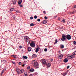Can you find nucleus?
Returning <instances> with one entry per match:
<instances>
[{
    "mask_svg": "<svg viewBox=\"0 0 76 76\" xmlns=\"http://www.w3.org/2000/svg\"><path fill=\"white\" fill-rule=\"evenodd\" d=\"M3 73H4V72H3V71H2V72H1V75H3Z\"/></svg>",
    "mask_w": 76,
    "mask_h": 76,
    "instance_id": "obj_42",
    "label": "nucleus"
},
{
    "mask_svg": "<svg viewBox=\"0 0 76 76\" xmlns=\"http://www.w3.org/2000/svg\"><path fill=\"white\" fill-rule=\"evenodd\" d=\"M32 50V48L31 47H29L28 48V51H31Z\"/></svg>",
    "mask_w": 76,
    "mask_h": 76,
    "instance_id": "obj_14",
    "label": "nucleus"
},
{
    "mask_svg": "<svg viewBox=\"0 0 76 76\" xmlns=\"http://www.w3.org/2000/svg\"><path fill=\"white\" fill-rule=\"evenodd\" d=\"M60 48H64V45H60Z\"/></svg>",
    "mask_w": 76,
    "mask_h": 76,
    "instance_id": "obj_17",
    "label": "nucleus"
},
{
    "mask_svg": "<svg viewBox=\"0 0 76 76\" xmlns=\"http://www.w3.org/2000/svg\"><path fill=\"white\" fill-rule=\"evenodd\" d=\"M20 47V48H22V46H19Z\"/></svg>",
    "mask_w": 76,
    "mask_h": 76,
    "instance_id": "obj_45",
    "label": "nucleus"
},
{
    "mask_svg": "<svg viewBox=\"0 0 76 76\" xmlns=\"http://www.w3.org/2000/svg\"><path fill=\"white\" fill-rule=\"evenodd\" d=\"M44 18L45 19H48V17L47 16H45L44 17Z\"/></svg>",
    "mask_w": 76,
    "mask_h": 76,
    "instance_id": "obj_31",
    "label": "nucleus"
},
{
    "mask_svg": "<svg viewBox=\"0 0 76 76\" xmlns=\"http://www.w3.org/2000/svg\"><path fill=\"white\" fill-rule=\"evenodd\" d=\"M43 13L44 14H46V12H45V11H43Z\"/></svg>",
    "mask_w": 76,
    "mask_h": 76,
    "instance_id": "obj_38",
    "label": "nucleus"
},
{
    "mask_svg": "<svg viewBox=\"0 0 76 76\" xmlns=\"http://www.w3.org/2000/svg\"><path fill=\"white\" fill-rule=\"evenodd\" d=\"M38 68H39V67H36V69H38Z\"/></svg>",
    "mask_w": 76,
    "mask_h": 76,
    "instance_id": "obj_55",
    "label": "nucleus"
},
{
    "mask_svg": "<svg viewBox=\"0 0 76 76\" xmlns=\"http://www.w3.org/2000/svg\"><path fill=\"white\" fill-rule=\"evenodd\" d=\"M72 54L73 55H76V54H75V53L74 52L72 53Z\"/></svg>",
    "mask_w": 76,
    "mask_h": 76,
    "instance_id": "obj_46",
    "label": "nucleus"
},
{
    "mask_svg": "<svg viewBox=\"0 0 76 76\" xmlns=\"http://www.w3.org/2000/svg\"><path fill=\"white\" fill-rule=\"evenodd\" d=\"M58 20H60V17H58Z\"/></svg>",
    "mask_w": 76,
    "mask_h": 76,
    "instance_id": "obj_49",
    "label": "nucleus"
},
{
    "mask_svg": "<svg viewBox=\"0 0 76 76\" xmlns=\"http://www.w3.org/2000/svg\"><path fill=\"white\" fill-rule=\"evenodd\" d=\"M57 41H58V40H57V39H56L55 40V41L56 42L55 43H54V44H56L57 43Z\"/></svg>",
    "mask_w": 76,
    "mask_h": 76,
    "instance_id": "obj_23",
    "label": "nucleus"
},
{
    "mask_svg": "<svg viewBox=\"0 0 76 76\" xmlns=\"http://www.w3.org/2000/svg\"><path fill=\"white\" fill-rule=\"evenodd\" d=\"M19 1H22V0H19Z\"/></svg>",
    "mask_w": 76,
    "mask_h": 76,
    "instance_id": "obj_56",
    "label": "nucleus"
},
{
    "mask_svg": "<svg viewBox=\"0 0 76 76\" xmlns=\"http://www.w3.org/2000/svg\"><path fill=\"white\" fill-rule=\"evenodd\" d=\"M22 2V1H19L18 2V4L19 5L20 4H21Z\"/></svg>",
    "mask_w": 76,
    "mask_h": 76,
    "instance_id": "obj_26",
    "label": "nucleus"
},
{
    "mask_svg": "<svg viewBox=\"0 0 76 76\" xmlns=\"http://www.w3.org/2000/svg\"><path fill=\"white\" fill-rule=\"evenodd\" d=\"M62 22H63V23H64L65 22H66V21L64 19H63L62 20Z\"/></svg>",
    "mask_w": 76,
    "mask_h": 76,
    "instance_id": "obj_29",
    "label": "nucleus"
},
{
    "mask_svg": "<svg viewBox=\"0 0 76 76\" xmlns=\"http://www.w3.org/2000/svg\"><path fill=\"white\" fill-rule=\"evenodd\" d=\"M36 61V60H34L32 61V63H35V61Z\"/></svg>",
    "mask_w": 76,
    "mask_h": 76,
    "instance_id": "obj_28",
    "label": "nucleus"
},
{
    "mask_svg": "<svg viewBox=\"0 0 76 76\" xmlns=\"http://www.w3.org/2000/svg\"><path fill=\"white\" fill-rule=\"evenodd\" d=\"M74 13H76V11L71 12V13L72 14H74Z\"/></svg>",
    "mask_w": 76,
    "mask_h": 76,
    "instance_id": "obj_21",
    "label": "nucleus"
},
{
    "mask_svg": "<svg viewBox=\"0 0 76 76\" xmlns=\"http://www.w3.org/2000/svg\"><path fill=\"white\" fill-rule=\"evenodd\" d=\"M63 61H64V63H67L68 61V59L67 58H65Z\"/></svg>",
    "mask_w": 76,
    "mask_h": 76,
    "instance_id": "obj_9",
    "label": "nucleus"
},
{
    "mask_svg": "<svg viewBox=\"0 0 76 76\" xmlns=\"http://www.w3.org/2000/svg\"><path fill=\"white\" fill-rule=\"evenodd\" d=\"M18 64H19V65H21L22 64V63L19 62Z\"/></svg>",
    "mask_w": 76,
    "mask_h": 76,
    "instance_id": "obj_40",
    "label": "nucleus"
},
{
    "mask_svg": "<svg viewBox=\"0 0 76 76\" xmlns=\"http://www.w3.org/2000/svg\"><path fill=\"white\" fill-rule=\"evenodd\" d=\"M28 41H29V42H28V44H29L31 42V41L30 40Z\"/></svg>",
    "mask_w": 76,
    "mask_h": 76,
    "instance_id": "obj_44",
    "label": "nucleus"
},
{
    "mask_svg": "<svg viewBox=\"0 0 76 76\" xmlns=\"http://www.w3.org/2000/svg\"><path fill=\"white\" fill-rule=\"evenodd\" d=\"M70 67V66H67V69H69V68Z\"/></svg>",
    "mask_w": 76,
    "mask_h": 76,
    "instance_id": "obj_43",
    "label": "nucleus"
},
{
    "mask_svg": "<svg viewBox=\"0 0 76 76\" xmlns=\"http://www.w3.org/2000/svg\"><path fill=\"white\" fill-rule=\"evenodd\" d=\"M30 45L31 47L33 48H35V43L34 42H32L31 43Z\"/></svg>",
    "mask_w": 76,
    "mask_h": 76,
    "instance_id": "obj_3",
    "label": "nucleus"
},
{
    "mask_svg": "<svg viewBox=\"0 0 76 76\" xmlns=\"http://www.w3.org/2000/svg\"><path fill=\"white\" fill-rule=\"evenodd\" d=\"M0 67H1V66H0Z\"/></svg>",
    "mask_w": 76,
    "mask_h": 76,
    "instance_id": "obj_60",
    "label": "nucleus"
},
{
    "mask_svg": "<svg viewBox=\"0 0 76 76\" xmlns=\"http://www.w3.org/2000/svg\"><path fill=\"white\" fill-rule=\"evenodd\" d=\"M20 73H23L24 72V70L23 69H21L20 70Z\"/></svg>",
    "mask_w": 76,
    "mask_h": 76,
    "instance_id": "obj_18",
    "label": "nucleus"
},
{
    "mask_svg": "<svg viewBox=\"0 0 76 76\" xmlns=\"http://www.w3.org/2000/svg\"><path fill=\"white\" fill-rule=\"evenodd\" d=\"M66 36V39H67L68 40H70V39H71V36H70V35L69 34L67 35Z\"/></svg>",
    "mask_w": 76,
    "mask_h": 76,
    "instance_id": "obj_6",
    "label": "nucleus"
},
{
    "mask_svg": "<svg viewBox=\"0 0 76 76\" xmlns=\"http://www.w3.org/2000/svg\"><path fill=\"white\" fill-rule=\"evenodd\" d=\"M5 71H6V69H4L2 70V72H5Z\"/></svg>",
    "mask_w": 76,
    "mask_h": 76,
    "instance_id": "obj_36",
    "label": "nucleus"
},
{
    "mask_svg": "<svg viewBox=\"0 0 76 76\" xmlns=\"http://www.w3.org/2000/svg\"><path fill=\"white\" fill-rule=\"evenodd\" d=\"M34 19H37V15H35L34 16Z\"/></svg>",
    "mask_w": 76,
    "mask_h": 76,
    "instance_id": "obj_30",
    "label": "nucleus"
},
{
    "mask_svg": "<svg viewBox=\"0 0 76 76\" xmlns=\"http://www.w3.org/2000/svg\"><path fill=\"white\" fill-rule=\"evenodd\" d=\"M46 65L48 67H50L51 66V64L50 63H48V64L47 63Z\"/></svg>",
    "mask_w": 76,
    "mask_h": 76,
    "instance_id": "obj_8",
    "label": "nucleus"
},
{
    "mask_svg": "<svg viewBox=\"0 0 76 76\" xmlns=\"http://www.w3.org/2000/svg\"><path fill=\"white\" fill-rule=\"evenodd\" d=\"M47 21L45 20H44L43 21H42V23L43 24H46L47 23Z\"/></svg>",
    "mask_w": 76,
    "mask_h": 76,
    "instance_id": "obj_11",
    "label": "nucleus"
},
{
    "mask_svg": "<svg viewBox=\"0 0 76 76\" xmlns=\"http://www.w3.org/2000/svg\"><path fill=\"white\" fill-rule=\"evenodd\" d=\"M30 25L31 26H34V24L33 23H31L30 24Z\"/></svg>",
    "mask_w": 76,
    "mask_h": 76,
    "instance_id": "obj_22",
    "label": "nucleus"
},
{
    "mask_svg": "<svg viewBox=\"0 0 76 76\" xmlns=\"http://www.w3.org/2000/svg\"><path fill=\"white\" fill-rule=\"evenodd\" d=\"M3 61L4 63H6V61L5 60H3Z\"/></svg>",
    "mask_w": 76,
    "mask_h": 76,
    "instance_id": "obj_41",
    "label": "nucleus"
},
{
    "mask_svg": "<svg viewBox=\"0 0 76 76\" xmlns=\"http://www.w3.org/2000/svg\"><path fill=\"white\" fill-rule=\"evenodd\" d=\"M20 69L18 68H17L16 69V71L18 73V74H19V73H20Z\"/></svg>",
    "mask_w": 76,
    "mask_h": 76,
    "instance_id": "obj_7",
    "label": "nucleus"
},
{
    "mask_svg": "<svg viewBox=\"0 0 76 76\" xmlns=\"http://www.w3.org/2000/svg\"><path fill=\"white\" fill-rule=\"evenodd\" d=\"M30 19H34V18L33 17H30Z\"/></svg>",
    "mask_w": 76,
    "mask_h": 76,
    "instance_id": "obj_32",
    "label": "nucleus"
},
{
    "mask_svg": "<svg viewBox=\"0 0 76 76\" xmlns=\"http://www.w3.org/2000/svg\"><path fill=\"white\" fill-rule=\"evenodd\" d=\"M30 68H31V67L30 66H29L27 67V69L28 70V69H30Z\"/></svg>",
    "mask_w": 76,
    "mask_h": 76,
    "instance_id": "obj_37",
    "label": "nucleus"
},
{
    "mask_svg": "<svg viewBox=\"0 0 76 76\" xmlns=\"http://www.w3.org/2000/svg\"><path fill=\"white\" fill-rule=\"evenodd\" d=\"M75 56L73 55H71L70 56H68V57H69V58H75Z\"/></svg>",
    "mask_w": 76,
    "mask_h": 76,
    "instance_id": "obj_12",
    "label": "nucleus"
},
{
    "mask_svg": "<svg viewBox=\"0 0 76 76\" xmlns=\"http://www.w3.org/2000/svg\"><path fill=\"white\" fill-rule=\"evenodd\" d=\"M23 59H27V58H28V57L26 56H23Z\"/></svg>",
    "mask_w": 76,
    "mask_h": 76,
    "instance_id": "obj_15",
    "label": "nucleus"
},
{
    "mask_svg": "<svg viewBox=\"0 0 76 76\" xmlns=\"http://www.w3.org/2000/svg\"><path fill=\"white\" fill-rule=\"evenodd\" d=\"M10 9L11 11H13V10H14V9L13 8H11Z\"/></svg>",
    "mask_w": 76,
    "mask_h": 76,
    "instance_id": "obj_25",
    "label": "nucleus"
},
{
    "mask_svg": "<svg viewBox=\"0 0 76 76\" xmlns=\"http://www.w3.org/2000/svg\"><path fill=\"white\" fill-rule=\"evenodd\" d=\"M12 57H14V58H18V56H14L13 55L12 56Z\"/></svg>",
    "mask_w": 76,
    "mask_h": 76,
    "instance_id": "obj_24",
    "label": "nucleus"
},
{
    "mask_svg": "<svg viewBox=\"0 0 76 76\" xmlns=\"http://www.w3.org/2000/svg\"><path fill=\"white\" fill-rule=\"evenodd\" d=\"M76 42L75 41H74L73 42V44H76Z\"/></svg>",
    "mask_w": 76,
    "mask_h": 76,
    "instance_id": "obj_34",
    "label": "nucleus"
},
{
    "mask_svg": "<svg viewBox=\"0 0 76 76\" xmlns=\"http://www.w3.org/2000/svg\"><path fill=\"white\" fill-rule=\"evenodd\" d=\"M13 3V4H16V1L14 0L12 1Z\"/></svg>",
    "mask_w": 76,
    "mask_h": 76,
    "instance_id": "obj_27",
    "label": "nucleus"
},
{
    "mask_svg": "<svg viewBox=\"0 0 76 76\" xmlns=\"http://www.w3.org/2000/svg\"><path fill=\"white\" fill-rule=\"evenodd\" d=\"M76 5H74V8H73V9H74V8H76Z\"/></svg>",
    "mask_w": 76,
    "mask_h": 76,
    "instance_id": "obj_48",
    "label": "nucleus"
},
{
    "mask_svg": "<svg viewBox=\"0 0 76 76\" xmlns=\"http://www.w3.org/2000/svg\"><path fill=\"white\" fill-rule=\"evenodd\" d=\"M30 72H34V69H30Z\"/></svg>",
    "mask_w": 76,
    "mask_h": 76,
    "instance_id": "obj_20",
    "label": "nucleus"
},
{
    "mask_svg": "<svg viewBox=\"0 0 76 76\" xmlns=\"http://www.w3.org/2000/svg\"><path fill=\"white\" fill-rule=\"evenodd\" d=\"M75 52H76V51H75Z\"/></svg>",
    "mask_w": 76,
    "mask_h": 76,
    "instance_id": "obj_61",
    "label": "nucleus"
},
{
    "mask_svg": "<svg viewBox=\"0 0 76 76\" xmlns=\"http://www.w3.org/2000/svg\"><path fill=\"white\" fill-rule=\"evenodd\" d=\"M22 66H23H23H24V65H22Z\"/></svg>",
    "mask_w": 76,
    "mask_h": 76,
    "instance_id": "obj_57",
    "label": "nucleus"
},
{
    "mask_svg": "<svg viewBox=\"0 0 76 76\" xmlns=\"http://www.w3.org/2000/svg\"><path fill=\"white\" fill-rule=\"evenodd\" d=\"M53 59H51V61H53Z\"/></svg>",
    "mask_w": 76,
    "mask_h": 76,
    "instance_id": "obj_54",
    "label": "nucleus"
},
{
    "mask_svg": "<svg viewBox=\"0 0 76 76\" xmlns=\"http://www.w3.org/2000/svg\"><path fill=\"white\" fill-rule=\"evenodd\" d=\"M33 75H32V74H30V75H29V76H32Z\"/></svg>",
    "mask_w": 76,
    "mask_h": 76,
    "instance_id": "obj_51",
    "label": "nucleus"
},
{
    "mask_svg": "<svg viewBox=\"0 0 76 76\" xmlns=\"http://www.w3.org/2000/svg\"><path fill=\"white\" fill-rule=\"evenodd\" d=\"M61 40L63 42H67L66 37V36L65 35V34H62L61 38Z\"/></svg>",
    "mask_w": 76,
    "mask_h": 76,
    "instance_id": "obj_1",
    "label": "nucleus"
},
{
    "mask_svg": "<svg viewBox=\"0 0 76 76\" xmlns=\"http://www.w3.org/2000/svg\"><path fill=\"white\" fill-rule=\"evenodd\" d=\"M17 0H16V1H17Z\"/></svg>",
    "mask_w": 76,
    "mask_h": 76,
    "instance_id": "obj_62",
    "label": "nucleus"
},
{
    "mask_svg": "<svg viewBox=\"0 0 76 76\" xmlns=\"http://www.w3.org/2000/svg\"><path fill=\"white\" fill-rule=\"evenodd\" d=\"M16 13H19V11H16Z\"/></svg>",
    "mask_w": 76,
    "mask_h": 76,
    "instance_id": "obj_47",
    "label": "nucleus"
},
{
    "mask_svg": "<svg viewBox=\"0 0 76 76\" xmlns=\"http://www.w3.org/2000/svg\"><path fill=\"white\" fill-rule=\"evenodd\" d=\"M40 21L41 20H40V19L39 18L37 19V21H38V22H40Z\"/></svg>",
    "mask_w": 76,
    "mask_h": 76,
    "instance_id": "obj_33",
    "label": "nucleus"
},
{
    "mask_svg": "<svg viewBox=\"0 0 76 76\" xmlns=\"http://www.w3.org/2000/svg\"><path fill=\"white\" fill-rule=\"evenodd\" d=\"M23 65L24 66H25V64H23Z\"/></svg>",
    "mask_w": 76,
    "mask_h": 76,
    "instance_id": "obj_58",
    "label": "nucleus"
},
{
    "mask_svg": "<svg viewBox=\"0 0 76 76\" xmlns=\"http://www.w3.org/2000/svg\"><path fill=\"white\" fill-rule=\"evenodd\" d=\"M38 62H35L34 63V66H35V67L37 66H38Z\"/></svg>",
    "mask_w": 76,
    "mask_h": 76,
    "instance_id": "obj_10",
    "label": "nucleus"
},
{
    "mask_svg": "<svg viewBox=\"0 0 76 76\" xmlns=\"http://www.w3.org/2000/svg\"><path fill=\"white\" fill-rule=\"evenodd\" d=\"M37 57V56L36 54H34L32 56V57H33V58H36Z\"/></svg>",
    "mask_w": 76,
    "mask_h": 76,
    "instance_id": "obj_13",
    "label": "nucleus"
},
{
    "mask_svg": "<svg viewBox=\"0 0 76 76\" xmlns=\"http://www.w3.org/2000/svg\"><path fill=\"white\" fill-rule=\"evenodd\" d=\"M58 53H61L60 51H59V52H58Z\"/></svg>",
    "mask_w": 76,
    "mask_h": 76,
    "instance_id": "obj_59",
    "label": "nucleus"
},
{
    "mask_svg": "<svg viewBox=\"0 0 76 76\" xmlns=\"http://www.w3.org/2000/svg\"><path fill=\"white\" fill-rule=\"evenodd\" d=\"M47 63L45 59H43L42 60V64H43V67H45L46 66Z\"/></svg>",
    "mask_w": 76,
    "mask_h": 76,
    "instance_id": "obj_2",
    "label": "nucleus"
},
{
    "mask_svg": "<svg viewBox=\"0 0 76 76\" xmlns=\"http://www.w3.org/2000/svg\"><path fill=\"white\" fill-rule=\"evenodd\" d=\"M24 38L25 40V41H26V42H28L30 40L29 39V37H28L25 36Z\"/></svg>",
    "mask_w": 76,
    "mask_h": 76,
    "instance_id": "obj_5",
    "label": "nucleus"
},
{
    "mask_svg": "<svg viewBox=\"0 0 76 76\" xmlns=\"http://www.w3.org/2000/svg\"><path fill=\"white\" fill-rule=\"evenodd\" d=\"M25 76H28V75H27V74H26L25 75Z\"/></svg>",
    "mask_w": 76,
    "mask_h": 76,
    "instance_id": "obj_53",
    "label": "nucleus"
},
{
    "mask_svg": "<svg viewBox=\"0 0 76 76\" xmlns=\"http://www.w3.org/2000/svg\"><path fill=\"white\" fill-rule=\"evenodd\" d=\"M61 75L63 76H65L67 75V73L66 72L62 73Z\"/></svg>",
    "mask_w": 76,
    "mask_h": 76,
    "instance_id": "obj_16",
    "label": "nucleus"
},
{
    "mask_svg": "<svg viewBox=\"0 0 76 76\" xmlns=\"http://www.w3.org/2000/svg\"><path fill=\"white\" fill-rule=\"evenodd\" d=\"M44 51H46V52L47 51V48L45 49Z\"/></svg>",
    "mask_w": 76,
    "mask_h": 76,
    "instance_id": "obj_39",
    "label": "nucleus"
},
{
    "mask_svg": "<svg viewBox=\"0 0 76 76\" xmlns=\"http://www.w3.org/2000/svg\"><path fill=\"white\" fill-rule=\"evenodd\" d=\"M12 63H13V64H14V65H15V63L14 62H12Z\"/></svg>",
    "mask_w": 76,
    "mask_h": 76,
    "instance_id": "obj_50",
    "label": "nucleus"
},
{
    "mask_svg": "<svg viewBox=\"0 0 76 76\" xmlns=\"http://www.w3.org/2000/svg\"><path fill=\"white\" fill-rule=\"evenodd\" d=\"M39 47L37 48H36V53H37V52H38V51H39Z\"/></svg>",
    "mask_w": 76,
    "mask_h": 76,
    "instance_id": "obj_19",
    "label": "nucleus"
},
{
    "mask_svg": "<svg viewBox=\"0 0 76 76\" xmlns=\"http://www.w3.org/2000/svg\"><path fill=\"white\" fill-rule=\"evenodd\" d=\"M20 7H23V6H22V4H20Z\"/></svg>",
    "mask_w": 76,
    "mask_h": 76,
    "instance_id": "obj_35",
    "label": "nucleus"
},
{
    "mask_svg": "<svg viewBox=\"0 0 76 76\" xmlns=\"http://www.w3.org/2000/svg\"><path fill=\"white\" fill-rule=\"evenodd\" d=\"M57 15L55 16H54V18H57Z\"/></svg>",
    "mask_w": 76,
    "mask_h": 76,
    "instance_id": "obj_52",
    "label": "nucleus"
},
{
    "mask_svg": "<svg viewBox=\"0 0 76 76\" xmlns=\"http://www.w3.org/2000/svg\"><path fill=\"white\" fill-rule=\"evenodd\" d=\"M63 57V56L62 54H60L58 56V58L59 59H61Z\"/></svg>",
    "mask_w": 76,
    "mask_h": 76,
    "instance_id": "obj_4",
    "label": "nucleus"
}]
</instances>
